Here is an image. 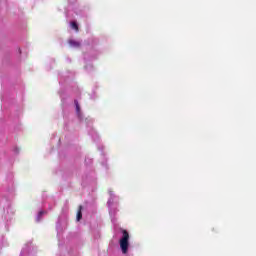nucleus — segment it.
I'll return each instance as SVG.
<instances>
[{"label": "nucleus", "instance_id": "obj_4", "mask_svg": "<svg viewBox=\"0 0 256 256\" xmlns=\"http://www.w3.org/2000/svg\"><path fill=\"white\" fill-rule=\"evenodd\" d=\"M71 28H72V29H75L76 32L79 31V25H77V22H71Z\"/></svg>", "mask_w": 256, "mask_h": 256}, {"label": "nucleus", "instance_id": "obj_5", "mask_svg": "<svg viewBox=\"0 0 256 256\" xmlns=\"http://www.w3.org/2000/svg\"><path fill=\"white\" fill-rule=\"evenodd\" d=\"M75 105H76V111H77V113H80L81 107H79V102H78L77 100H75Z\"/></svg>", "mask_w": 256, "mask_h": 256}, {"label": "nucleus", "instance_id": "obj_6", "mask_svg": "<svg viewBox=\"0 0 256 256\" xmlns=\"http://www.w3.org/2000/svg\"><path fill=\"white\" fill-rule=\"evenodd\" d=\"M43 213H45V212H43V211L39 212V214H38V221L40 220V217L43 215Z\"/></svg>", "mask_w": 256, "mask_h": 256}, {"label": "nucleus", "instance_id": "obj_3", "mask_svg": "<svg viewBox=\"0 0 256 256\" xmlns=\"http://www.w3.org/2000/svg\"><path fill=\"white\" fill-rule=\"evenodd\" d=\"M82 211H83V206H79L77 216H76L77 221H81V219H83V212Z\"/></svg>", "mask_w": 256, "mask_h": 256}, {"label": "nucleus", "instance_id": "obj_2", "mask_svg": "<svg viewBox=\"0 0 256 256\" xmlns=\"http://www.w3.org/2000/svg\"><path fill=\"white\" fill-rule=\"evenodd\" d=\"M68 43L70 47H75V48L81 47V42H78L76 40H69Z\"/></svg>", "mask_w": 256, "mask_h": 256}, {"label": "nucleus", "instance_id": "obj_1", "mask_svg": "<svg viewBox=\"0 0 256 256\" xmlns=\"http://www.w3.org/2000/svg\"><path fill=\"white\" fill-rule=\"evenodd\" d=\"M119 243L123 255H127L129 252V232L127 230H122V238Z\"/></svg>", "mask_w": 256, "mask_h": 256}]
</instances>
